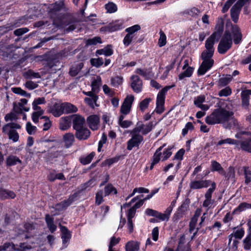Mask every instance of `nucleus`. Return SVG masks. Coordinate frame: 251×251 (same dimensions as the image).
Segmentation results:
<instances>
[{
    "instance_id": "e433bc0d",
    "label": "nucleus",
    "mask_w": 251,
    "mask_h": 251,
    "mask_svg": "<svg viewBox=\"0 0 251 251\" xmlns=\"http://www.w3.org/2000/svg\"><path fill=\"white\" fill-rule=\"evenodd\" d=\"M83 67L82 63H79L76 66L72 67L69 72L70 75L74 76L76 75Z\"/></svg>"
},
{
    "instance_id": "79ce46f5",
    "label": "nucleus",
    "mask_w": 251,
    "mask_h": 251,
    "mask_svg": "<svg viewBox=\"0 0 251 251\" xmlns=\"http://www.w3.org/2000/svg\"><path fill=\"white\" fill-rule=\"evenodd\" d=\"M225 144L237 145L238 144V141H237L236 140H235L234 139L228 138L225 139L224 140H221L219 141L218 142L217 145L218 146H221Z\"/></svg>"
},
{
    "instance_id": "ea45409f",
    "label": "nucleus",
    "mask_w": 251,
    "mask_h": 251,
    "mask_svg": "<svg viewBox=\"0 0 251 251\" xmlns=\"http://www.w3.org/2000/svg\"><path fill=\"white\" fill-rule=\"evenodd\" d=\"M124 115H121L119 119V124L123 128H127L132 125V122L130 121L124 120Z\"/></svg>"
},
{
    "instance_id": "0e129e2a",
    "label": "nucleus",
    "mask_w": 251,
    "mask_h": 251,
    "mask_svg": "<svg viewBox=\"0 0 251 251\" xmlns=\"http://www.w3.org/2000/svg\"><path fill=\"white\" fill-rule=\"evenodd\" d=\"M103 201V192L101 190H100L96 194V203L100 205Z\"/></svg>"
},
{
    "instance_id": "a18cd8bd",
    "label": "nucleus",
    "mask_w": 251,
    "mask_h": 251,
    "mask_svg": "<svg viewBox=\"0 0 251 251\" xmlns=\"http://www.w3.org/2000/svg\"><path fill=\"white\" fill-rule=\"evenodd\" d=\"M123 77L121 76H116L111 79V84L113 87H118L123 83Z\"/></svg>"
},
{
    "instance_id": "f704fd0d",
    "label": "nucleus",
    "mask_w": 251,
    "mask_h": 251,
    "mask_svg": "<svg viewBox=\"0 0 251 251\" xmlns=\"http://www.w3.org/2000/svg\"><path fill=\"white\" fill-rule=\"evenodd\" d=\"M117 191L116 189L111 184H108L106 185L104 189V196H107L111 194H116Z\"/></svg>"
},
{
    "instance_id": "423d86ee",
    "label": "nucleus",
    "mask_w": 251,
    "mask_h": 251,
    "mask_svg": "<svg viewBox=\"0 0 251 251\" xmlns=\"http://www.w3.org/2000/svg\"><path fill=\"white\" fill-rule=\"evenodd\" d=\"M131 138L127 143V149L131 151L134 147H138L141 143L143 141V136L138 132H133V129L131 131Z\"/></svg>"
},
{
    "instance_id": "c756f323",
    "label": "nucleus",
    "mask_w": 251,
    "mask_h": 251,
    "mask_svg": "<svg viewBox=\"0 0 251 251\" xmlns=\"http://www.w3.org/2000/svg\"><path fill=\"white\" fill-rule=\"evenodd\" d=\"M201 211L202 210L201 208H198L196 210L194 216L192 218L190 223V228L191 230H193L195 228V226L198 221V219L199 216L201 215Z\"/></svg>"
},
{
    "instance_id": "c03bdc74",
    "label": "nucleus",
    "mask_w": 251,
    "mask_h": 251,
    "mask_svg": "<svg viewBox=\"0 0 251 251\" xmlns=\"http://www.w3.org/2000/svg\"><path fill=\"white\" fill-rule=\"evenodd\" d=\"M141 29V27L139 25H135L131 27H128L126 29L125 31L127 32V34L134 36V33Z\"/></svg>"
},
{
    "instance_id": "b1692460",
    "label": "nucleus",
    "mask_w": 251,
    "mask_h": 251,
    "mask_svg": "<svg viewBox=\"0 0 251 251\" xmlns=\"http://www.w3.org/2000/svg\"><path fill=\"white\" fill-rule=\"evenodd\" d=\"M97 55H104L106 56H111L113 53V50L111 45H107L103 49L98 50L96 51Z\"/></svg>"
},
{
    "instance_id": "72a5a7b5",
    "label": "nucleus",
    "mask_w": 251,
    "mask_h": 251,
    "mask_svg": "<svg viewBox=\"0 0 251 251\" xmlns=\"http://www.w3.org/2000/svg\"><path fill=\"white\" fill-rule=\"evenodd\" d=\"M18 163L21 164L22 161L16 156L11 155L6 159V164L7 166H14Z\"/></svg>"
},
{
    "instance_id": "680f3d73",
    "label": "nucleus",
    "mask_w": 251,
    "mask_h": 251,
    "mask_svg": "<svg viewBox=\"0 0 251 251\" xmlns=\"http://www.w3.org/2000/svg\"><path fill=\"white\" fill-rule=\"evenodd\" d=\"M44 113V111H35L32 114V120L35 123L38 122L39 118Z\"/></svg>"
},
{
    "instance_id": "c9c22d12",
    "label": "nucleus",
    "mask_w": 251,
    "mask_h": 251,
    "mask_svg": "<svg viewBox=\"0 0 251 251\" xmlns=\"http://www.w3.org/2000/svg\"><path fill=\"white\" fill-rule=\"evenodd\" d=\"M23 76L26 79L40 78L41 75L38 73L34 72L32 70H29L25 72Z\"/></svg>"
},
{
    "instance_id": "1a4fd4ad",
    "label": "nucleus",
    "mask_w": 251,
    "mask_h": 251,
    "mask_svg": "<svg viewBox=\"0 0 251 251\" xmlns=\"http://www.w3.org/2000/svg\"><path fill=\"white\" fill-rule=\"evenodd\" d=\"M211 181L210 180H193L190 183L189 186L191 189H200L204 188H207L211 185Z\"/></svg>"
},
{
    "instance_id": "4468645a",
    "label": "nucleus",
    "mask_w": 251,
    "mask_h": 251,
    "mask_svg": "<svg viewBox=\"0 0 251 251\" xmlns=\"http://www.w3.org/2000/svg\"><path fill=\"white\" fill-rule=\"evenodd\" d=\"M90 134L91 132L85 126L75 130V136L79 140H87L90 136Z\"/></svg>"
},
{
    "instance_id": "8fccbe9b",
    "label": "nucleus",
    "mask_w": 251,
    "mask_h": 251,
    "mask_svg": "<svg viewBox=\"0 0 251 251\" xmlns=\"http://www.w3.org/2000/svg\"><path fill=\"white\" fill-rule=\"evenodd\" d=\"M243 248L246 250L251 249V235L246 237L243 241Z\"/></svg>"
},
{
    "instance_id": "ddd939ff",
    "label": "nucleus",
    "mask_w": 251,
    "mask_h": 251,
    "mask_svg": "<svg viewBox=\"0 0 251 251\" xmlns=\"http://www.w3.org/2000/svg\"><path fill=\"white\" fill-rule=\"evenodd\" d=\"M123 24L122 21H117L107 26L101 27L100 30V31L114 32L121 29L123 28Z\"/></svg>"
},
{
    "instance_id": "37998d69",
    "label": "nucleus",
    "mask_w": 251,
    "mask_h": 251,
    "mask_svg": "<svg viewBox=\"0 0 251 251\" xmlns=\"http://www.w3.org/2000/svg\"><path fill=\"white\" fill-rule=\"evenodd\" d=\"M32 248L31 246L26 243H21L19 247H16L14 245V251H26Z\"/></svg>"
},
{
    "instance_id": "bf43d9fd",
    "label": "nucleus",
    "mask_w": 251,
    "mask_h": 251,
    "mask_svg": "<svg viewBox=\"0 0 251 251\" xmlns=\"http://www.w3.org/2000/svg\"><path fill=\"white\" fill-rule=\"evenodd\" d=\"M171 148L168 147L163 151V155L162 156V161L167 160L172 155V152L171 151Z\"/></svg>"
},
{
    "instance_id": "864d4df0",
    "label": "nucleus",
    "mask_w": 251,
    "mask_h": 251,
    "mask_svg": "<svg viewBox=\"0 0 251 251\" xmlns=\"http://www.w3.org/2000/svg\"><path fill=\"white\" fill-rule=\"evenodd\" d=\"M159 34L160 37L158 40V45L159 47H162L166 44V36L162 30L159 32Z\"/></svg>"
},
{
    "instance_id": "473e14b6",
    "label": "nucleus",
    "mask_w": 251,
    "mask_h": 251,
    "mask_svg": "<svg viewBox=\"0 0 251 251\" xmlns=\"http://www.w3.org/2000/svg\"><path fill=\"white\" fill-rule=\"evenodd\" d=\"M240 146L242 150L251 152V139H248L241 141Z\"/></svg>"
},
{
    "instance_id": "4be33fe9",
    "label": "nucleus",
    "mask_w": 251,
    "mask_h": 251,
    "mask_svg": "<svg viewBox=\"0 0 251 251\" xmlns=\"http://www.w3.org/2000/svg\"><path fill=\"white\" fill-rule=\"evenodd\" d=\"M251 95V90H246L241 93V97L242 100V105L245 108H248L249 105V96Z\"/></svg>"
},
{
    "instance_id": "c85d7f7f",
    "label": "nucleus",
    "mask_w": 251,
    "mask_h": 251,
    "mask_svg": "<svg viewBox=\"0 0 251 251\" xmlns=\"http://www.w3.org/2000/svg\"><path fill=\"white\" fill-rule=\"evenodd\" d=\"M228 246L229 248L228 251H237L239 241L236 239L232 240V235H228Z\"/></svg>"
},
{
    "instance_id": "393cba45",
    "label": "nucleus",
    "mask_w": 251,
    "mask_h": 251,
    "mask_svg": "<svg viewBox=\"0 0 251 251\" xmlns=\"http://www.w3.org/2000/svg\"><path fill=\"white\" fill-rule=\"evenodd\" d=\"M98 100V97L96 95L90 98H85L84 101L92 108L94 109L95 107H99L100 106L99 104L97 103Z\"/></svg>"
},
{
    "instance_id": "4d7b16f0",
    "label": "nucleus",
    "mask_w": 251,
    "mask_h": 251,
    "mask_svg": "<svg viewBox=\"0 0 251 251\" xmlns=\"http://www.w3.org/2000/svg\"><path fill=\"white\" fill-rule=\"evenodd\" d=\"M26 129L29 134L32 135L35 134L37 127L35 126H32L30 122H28L26 125Z\"/></svg>"
},
{
    "instance_id": "20e7f679",
    "label": "nucleus",
    "mask_w": 251,
    "mask_h": 251,
    "mask_svg": "<svg viewBox=\"0 0 251 251\" xmlns=\"http://www.w3.org/2000/svg\"><path fill=\"white\" fill-rule=\"evenodd\" d=\"M21 126L16 123H11L4 126L2 127V132L8 135L9 139L13 142H17L19 138L18 133L15 130V129H20Z\"/></svg>"
},
{
    "instance_id": "f8f14e48",
    "label": "nucleus",
    "mask_w": 251,
    "mask_h": 251,
    "mask_svg": "<svg viewBox=\"0 0 251 251\" xmlns=\"http://www.w3.org/2000/svg\"><path fill=\"white\" fill-rule=\"evenodd\" d=\"M73 127L75 130L85 127V120L80 115L75 114L72 116Z\"/></svg>"
},
{
    "instance_id": "2eb2a0df",
    "label": "nucleus",
    "mask_w": 251,
    "mask_h": 251,
    "mask_svg": "<svg viewBox=\"0 0 251 251\" xmlns=\"http://www.w3.org/2000/svg\"><path fill=\"white\" fill-rule=\"evenodd\" d=\"M175 85L167 86L163 88L157 94L156 104H164L165 95L167 92L174 87Z\"/></svg>"
},
{
    "instance_id": "052dcab7",
    "label": "nucleus",
    "mask_w": 251,
    "mask_h": 251,
    "mask_svg": "<svg viewBox=\"0 0 251 251\" xmlns=\"http://www.w3.org/2000/svg\"><path fill=\"white\" fill-rule=\"evenodd\" d=\"M94 155L95 153L94 152H91L86 157L81 159V162L84 165L90 163L92 161L93 158L94 157Z\"/></svg>"
},
{
    "instance_id": "6e6552de",
    "label": "nucleus",
    "mask_w": 251,
    "mask_h": 251,
    "mask_svg": "<svg viewBox=\"0 0 251 251\" xmlns=\"http://www.w3.org/2000/svg\"><path fill=\"white\" fill-rule=\"evenodd\" d=\"M154 126L152 122H150L146 125H144L141 123H137L136 126L133 129V132L139 133L142 132V134L146 135L151 131Z\"/></svg>"
},
{
    "instance_id": "7c9ffc66",
    "label": "nucleus",
    "mask_w": 251,
    "mask_h": 251,
    "mask_svg": "<svg viewBox=\"0 0 251 251\" xmlns=\"http://www.w3.org/2000/svg\"><path fill=\"white\" fill-rule=\"evenodd\" d=\"M211 163L212 171L218 172L221 175H226V173L220 163L215 160H212Z\"/></svg>"
},
{
    "instance_id": "a878e982",
    "label": "nucleus",
    "mask_w": 251,
    "mask_h": 251,
    "mask_svg": "<svg viewBox=\"0 0 251 251\" xmlns=\"http://www.w3.org/2000/svg\"><path fill=\"white\" fill-rule=\"evenodd\" d=\"M63 141L65 143L67 148L71 147L75 141L74 135L72 133H67L65 134L63 137Z\"/></svg>"
},
{
    "instance_id": "f03ea898",
    "label": "nucleus",
    "mask_w": 251,
    "mask_h": 251,
    "mask_svg": "<svg viewBox=\"0 0 251 251\" xmlns=\"http://www.w3.org/2000/svg\"><path fill=\"white\" fill-rule=\"evenodd\" d=\"M224 20L219 18L216 26V31L208 37L205 44V50L201 53V58L203 61L200 66L198 73L200 75H203L213 66L214 60L211 58L214 52V45L221 36L224 27Z\"/></svg>"
},
{
    "instance_id": "5701e85b",
    "label": "nucleus",
    "mask_w": 251,
    "mask_h": 251,
    "mask_svg": "<svg viewBox=\"0 0 251 251\" xmlns=\"http://www.w3.org/2000/svg\"><path fill=\"white\" fill-rule=\"evenodd\" d=\"M50 112L54 116L56 117H58L61 116L64 113L62 103L61 104H56L54 105Z\"/></svg>"
},
{
    "instance_id": "49530a36",
    "label": "nucleus",
    "mask_w": 251,
    "mask_h": 251,
    "mask_svg": "<svg viewBox=\"0 0 251 251\" xmlns=\"http://www.w3.org/2000/svg\"><path fill=\"white\" fill-rule=\"evenodd\" d=\"M151 101V98H146L145 99L142 100L139 103L140 109L142 112H144L148 107L149 104Z\"/></svg>"
},
{
    "instance_id": "09e8293b",
    "label": "nucleus",
    "mask_w": 251,
    "mask_h": 251,
    "mask_svg": "<svg viewBox=\"0 0 251 251\" xmlns=\"http://www.w3.org/2000/svg\"><path fill=\"white\" fill-rule=\"evenodd\" d=\"M91 65L96 68H99L103 64V59L102 58H92L90 60Z\"/></svg>"
},
{
    "instance_id": "69168bd1",
    "label": "nucleus",
    "mask_w": 251,
    "mask_h": 251,
    "mask_svg": "<svg viewBox=\"0 0 251 251\" xmlns=\"http://www.w3.org/2000/svg\"><path fill=\"white\" fill-rule=\"evenodd\" d=\"M231 94V90L228 87L221 90L219 92L220 97H227Z\"/></svg>"
},
{
    "instance_id": "aec40b11",
    "label": "nucleus",
    "mask_w": 251,
    "mask_h": 251,
    "mask_svg": "<svg viewBox=\"0 0 251 251\" xmlns=\"http://www.w3.org/2000/svg\"><path fill=\"white\" fill-rule=\"evenodd\" d=\"M238 4H235L230 9V17L235 23H236L238 21L239 14L242 8L238 6Z\"/></svg>"
},
{
    "instance_id": "4c0bfd02",
    "label": "nucleus",
    "mask_w": 251,
    "mask_h": 251,
    "mask_svg": "<svg viewBox=\"0 0 251 251\" xmlns=\"http://www.w3.org/2000/svg\"><path fill=\"white\" fill-rule=\"evenodd\" d=\"M245 234L244 230L243 228H240L236 230H234L231 234L229 235H232V238L233 237H235V239H241L243 238Z\"/></svg>"
},
{
    "instance_id": "f257e3e1",
    "label": "nucleus",
    "mask_w": 251,
    "mask_h": 251,
    "mask_svg": "<svg viewBox=\"0 0 251 251\" xmlns=\"http://www.w3.org/2000/svg\"><path fill=\"white\" fill-rule=\"evenodd\" d=\"M218 105V108L205 118L206 123L211 125L221 124L226 129H239L240 126L230 108L231 104L229 101L221 99Z\"/></svg>"
},
{
    "instance_id": "3c124183",
    "label": "nucleus",
    "mask_w": 251,
    "mask_h": 251,
    "mask_svg": "<svg viewBox=\"0 0 251 251\" xmlns=\"http://www.w3.org/2000/svg\"><path fill=\"white\" fill-rule=\"evenodd\" d=\"M193 72V69L191 67H188L187 69L182 73L179 74L178 77L179 79H182L185 77L190 76Z\"/></svg>"
},
{
    "instance_id": "7ed1b4c3",
    "label": "nucleus",
    "mask_w": 251,
    "mask_h": 251,
    "mask_svg": "<svg viewBox=\"0 0 251 251\" xmlns=\"http://www.w3.org/2000/svg\"><path fill=\"white\" fill-rule=\"evenodd\" d=\"M232 35L235 44H239L242 40V34L237 25H233L231 23L226 25V30L221 39L218 46V51L220 54L226 53L232 47Z\"/></svg>"
},
{
    "instance_id": "0eeeda50",
    "label": "nucleus",
    "mask_w": 251,
    "mask_h": 251,
    "mask_svg": "<svg viewBox=\"0 0 251 251\" xmlns=\"http://www.w3.org/2000/svg\"><path fill=\"white\" fill-rule=\"evenodd\" d=\"M134 100V97L133 95L126 96L121 107L120 111L122 115H127L129 113Z\"/></svg>"
},
{
    "instance_id": "412c9836",
    "label": "nucleus",
    "mask_w": 251,
    "mask_h": 251,
    "mask_svg": "<svg viewBox=\"0 0 251 251\" xmlns=\"http://www.w3.org/2000/svg\"><path fill=\"white\" fill-rule=\"evenodd\" d=\"M15 197L16 194L14 192L3 188L0 189V199H14Z\"/></svg>"
},
{
    "instance_id": "9d476101",
    "label": "nucleus",
    "mask_w": 251,
    "mask_h": 251,
    "mask_svg": "<svg viewBox=\"0 0 251 251\" xmlns=\"http://www.w3.org/2000/svg\"><path fill=\"white\" fill-rule=\"evenodd\" d=\"M131 87L134 92L139 93L142 91L143 83L138 75H133L131 76Z\"/></svg>"
},
{
    "instance_id": "a211bd4d",
    "label": "nucleus",
    "mask_w": 251,
    "mask_h": 251,
    "mask_svg": "<svg viewBox=\"0 0 251 251\" xmlns=\"http://www.w3.org/2000/svg\"><path fill=\"white\" fill-rule=\"evenodd\" d=\"M140 243L137 241L130 240L127 242L125 245L126 251H139Z\"/></svg>"
},
{
    "instance_id": "5fc2aeb1",
    "label": "nucleus",
    "mask_w": 251,
    "mask_h": 251,
    "mask_svg": "<svg viewBox=\"0 0 251 251\" xmlns=\"http://www.w3.org/2000/svg\"><path fill=\"white\" fill-rule=\"evenodd\" d=\"M120 240L121 238L119 237L116 238L115 236L111 237L108 245V250H114L113 247L117 245L119 243Z\"/></svg>"
},
{
    "instance_id": "dca6fc26",
    "label": "nucleus",
    "mask_w": 251,
    "mask_h": 251,
    "mask_svg": "<svg viewBox=\"0 0 251 251\" xmlns=\"http://www.w3.org/2000/svg\"><path fill=\"white\" fill-rule=\"evenodd\" d=\"M166 146V144H164L163 146L160 147L159 148H158L156 151H155V153H154L153 157H152V162L151 163V165L150 166V169L152 170L154 167V166L157 163H158L161 160V155L162 154V153L161 151H162V149Z\"/></svg>"
},
{
    "instance_id": "9b49d317",
    "label": "nucleus",
    "mask_w": 251,
    "mask_h": 251,
    "mask_svg": "<svg viewBox=\"0 0 251 251\" xmlns=\"http://www.w3.org/2000/svg\"><path fill=\"white\" fill-rule=\"evenodd\" d=\"M87 123L92 130H98L100 126V117L97 115H90L87 118Z\"/></svg>"
},
{
    "instance_id": "338daca9",
    "label": "nucleus",
    "mask_w": 251,
    "mask_h": 251,
    "mask_svg": "<svg viewBox=\"0 0 251 251\" xmlns=\"http://www.w3.org/2000/svg\"><path fill=\"white\" fill-rule=\"evenodd\" d=\"M25 85V87L29 90H33L36 88L38 86L37 83L34 82L31 80L26 81Z\"/></svg>"
},
{
    "instance_id": "e2e57ef3",
    "label": "nucleus",
    "mask_w": 251,
    "mask_h": 251,
    "mask_svg": "<svg viewBox=\"0 0 251 251\" xmlns=\"http://www.w3.org/2000/svg\"><path fill=\"white\" fill-rule=\"evenodd\" d=\"M41 119H43L45 120V123L43 125V130H48L51 126V123L50 120L49 118L46 116H43L41 117Z\"/></svg>"
},
{
    "instance_id": "f3484780",
    "label": "nucleus",
    "mask_w": 251,
    "mask_h": 251,
    "mask_svg": "<svg viewBox=\"0 0 251 251\" xmlns=\"http://www.w3.org/2000/svg\"><path fill=\"white\" fill-rule=\"evenodd\" d=\"M77 196L76 194H74L71 196L69 198L66 200L62 201V202L57 204L56 205V208L59 210H62L65 209L67 207L69 206L73 201L76 199Z\"/></svg>"
},
{
    "instance_id": "2f4dec72",
    "label": "nucleus",
    "mask_w": 251,
    "mask_h": 251,
    "mask_svg": "<svg viewBox=\"0 0 251 251\" xmlns=\"http://www.w3.org/2000/svg\"><path fill=\"white\" fill-rule=\"evenodd\" d=\"M60 229L62 233L61 238L62 239L63 243H66L71 238V234L65 226H60Z\"/></svg>"
},
{
    "instance_id": "603ef678",
    "label": "nucleus",
    "mask_w": 251,
    "mask_h": 251,
    "mask_svg": "<svg viewBox=\"0 0 251 251\" xmlns=\"http://www.w3.org/2000/svg\"><path fill=\"white\" fill-rule=\"evenodd\" d=\"M101 78L100 77L98 78L97 79L93 81L92 83V89L96 93L98 92L99 88L100 85L101 84Z\"/></svg>"
},
{
    "instance_id": "6ab92c4d",
    "label": "nucleus",
    "mask_w": 251,
    "mask_h": 251,
    "mask_svg": "<svg viewBox=\"0 0 251 251\" xmlns=\"http://www.w3.org/2000/svg\"><path fill=\"white\" fill-rule=\"evenodd\" d=\"M71 120L70 117L66 116L60 118L59 121V129L66 130L71 127Z\"/></svg>"
},
{
    "instance_id": "58836bf2",
    "label": "nucleus",
    "mask_w": 251,
    "mask_h": 251,
    "mask_svg": "<svg viewBox=\"0 0 251 251\" xmlns=\"http://www.w3.org/2000/svg\"><path fill=\"white\" fill-rule=\"evenodd\" d=\"M251 208V204L247 203H242L239 205V206L234 210L233 214H238L241 211H243L246 209Z\"/></svg>"
},
{
    "instance_id": "774afa93",
    "label": "nucleus",
    "mask_w": 251,
    "mask_h": 251,
    "mask_svg": "<svg viewBox=\"0 0 251 251\" xmlns=\"http://www.w3.org/2000/svg\"><path fill=\"white\" fill-rule=\"evenodd\" d=\"M231 77L229 76L221 78L219 79V83L222 86L227 85L230 81Z\"/></svg>"
},
{
    "instance_id": "39448f33",
    "label": "nucleus",
    "mask_w": 251,
    "mask_h": 251,
    "mask_svg": "<svg viewBox=\"0 0 251 251\" xmlns=\"http://www.w3.org/2000/svg\"><path fill=\"white\" fill-rule=\"evenodd\" d=\"M216 188V184L215 182H211V187L208 189L204 194V200L202 203V206L207 208L208 210L213 205L214 200L212 199V195Z\"/></svg>"
},
{
    "instance_id": "a19ab883",
    "label": "nucleus",
    "mask_w": 251,
    "mask_h": 251,
    "mask_svg": "<svg viewBox=\"0 0 251 251\" xmlns=\"http://www.w3.org/2000/svg\"><path fill=\"white\" fill-rule=\"evenodd\" d=\"M64 6V2L62 1L56 2L51 6L50 9L53 12H57L63 9Z\"/></svg>"
},
{
    "instance_id": "cd10ccee",
    "label": "nucleus",
    "mask_w": 251,
    "mask_h": 251,
    "mask_svg": "<svg viewBox=\"0 0 251 251\" xmlns=\"http://www.w3.org/2000/svg\"><path fill=\"white\" fill-rule=\"evenodd\" d=\"M64 112L65 113L76 112L78 109L75 105L68 102L62 103Z\"/></svg>"
},
{
    "instance_id": "bb28decb",
    "label": "nucleus",
    "mask_w": 251,
    "mask_h": 251,
    "mask_svg": "<svg viewBox=\"0 0 251 251\" xmlns=\"http://www.w3.org/2000/svg\"><path fill=\"white\" fill-rule=\"evenodd\" d=\"M46 222L50 231L53 233L56 229V226L54 224V219L49 215L46 216Z\"/></svg>"
},
{
    "instance_id": "6e6d98bb",
    "label": "nucleus",
    "mask_w": 251,
    "mask_h": 251,
    "mask_svg": "<svg viewBox=\"0 0 251 251\" xmlns=\"http://www.w3.org/2000/svg\"><path fill=\"white\" fill-rule=\"evenodd\" d=\"M14 245L10 243H5L0 246V251H11V249L14 250Z\"/></svg>"
},
{
    "instance_id": "13d9d810",
    "label": "nucleus",
    "mask_w": 251,
    "mask_h": 251,
    "mask_svg": "<svg viewBox=\"0 0 251 251\" xmlns=\"http://www.w3.org/2000/svg\"><path fill=\"white\" fill-rule=\"evenodd\" d=\"M98 43H101V38L99 37H95L92 39H89L87 40V45H95Z\"/></svg>"
},
{
    "instance_id": "de8ad7c7",
    "label": "nucleus",
    "mask_w": 251,
    "mask_h": 251,
    "mask_svg": "<svg viewBox=\"0 0 251 251\" xmlns=\"http://www.w3.org/2000/svg\"><path fill=\"white\" fill-rule=\"evenodd\" d=\"M105 8L107 12L110 13L115 12L117 10L116 5L113 2H109L105 5Z\"/></svg>"
}]
</instances>
